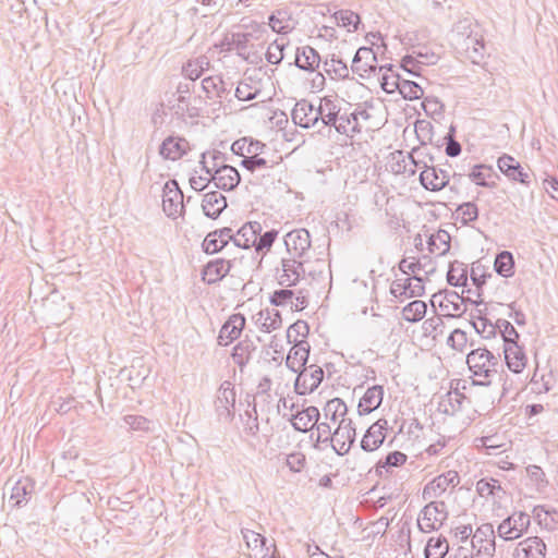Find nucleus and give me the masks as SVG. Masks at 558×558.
<instances>
[{"label": "nucleus", "mask_w": 558, "mask_h": 558, "mask_svg": "<svg viewBox=\"0 0 558 558\" xmlns=\"http://www.w3.org/2000/svg\"><path fill=\"white\" fill-rule=\"evenodd\" d=\"M456 537H459L461 542H465L473 533L472 525H459L453 529Z\"/></svg>", "instance_id": "63"}, {"label": "nucleus", "mask_w": 558, "mask_h": 558, "mask_svg": "<svg viewBox=\"0 0 558 558\" xmlns=\"http://www.w3.org/2000/svg\"><path fill=\"white\" fill-rule=\"evenodd\" d=\"M276 236H277V232H274V231H269V232L264 233L259 238V240H258V242L256 244V248L258 251L264 250V248H269L272 245Z\"/></svg>", "instance_id": "62"}, {"label": "nucleus", "mask_w": 558, "mask_h": 558, "mask_svg": "<svg viewBox=\"0 0 558 558\" xmlns=\"http://www.w3.org/2000/svg\"><path fill=\"white\" fill-rule=\"evenodd\" d=\"M317 111L318 118L320 117L325 124H332L340 130L341 125L337 124L339 108L333 99L324 97L320 100Z\"/></svg>", "instance_id": "34"}, {"label": "nucleus", "mask_w": 558, "mask_h": 558, "mask_svg": "<svg viewBox=\"0 0 558 558\" xmlns=\"http://www.w3.org/2000/svg\"><path fill=\"white\" fill-rule=\"evenodd\" d=\"M245 326V318L241 314L231 315L228 320L222 325L219 332V343L228 345L236 340Z\"/></svg>", "instance_id": "15"}, {"label": "nucleus", "mask_w": 558, "mask_h": 558, "mask_svg": "<svg viewBox=\"0 0 558 558\" xmlns=\"http://www.w3.org/2000/svg\"><path fill=\"white\" fill-rule=\"evenodd\" d=\"M526 473L531 481L536 483L541 487H545L548 484V481L546 480L545 472L543 469L538 465L532 464L526 468Z\"/></svg>", "instance_id": "57"}, {"label": "nucleus", "mask_w": 558, "mask_h": 558, "mask_svg": "<svg viewBox=\"0 0 558 558\" xmlns=\"http://www.w3.org/2000/svg\"><path fill=\"white\" fill-rule=\"evenodd\" d=\"M448 345L454 351L462 352L468 347L466 332L461 329H454L447 341Z\"/></svg>", "instance_id": "50"}, {"label": "nucleus", "mask_w": 558, "mask_h": 558, "mask_svg": "<svg viewBox=\"0 0 558 558\" xmlns=\"http://www.w3.org/2000/svg\"><path fill=\"white\" fill-rule=\"evenodd\" d=\"M442 322L438 317L426 319L422 324V330L425 337L436 339L439 332H441Z\"/></svg>", "instance_id": "55"}, {"label": "nucleus", "mask_w": 558, "mask_h": 558, "mask_svg": "<svg viewBox=\"0 0 558 558\" xmlns=\"http://www.w3.org/2000/svg\"><path fill=\"white\" fill-rule=\"evenodd\" d=\"M235 391L230 384L222 385L216 400V408L221 415L231 416V409L234 407Z\"/></svg>", "instance_id": "32"}, {"label": "nucleus", "mask_w": 558, "mask_h": 558, "mask_svg": "<svg viewBox=\"0 0 558 558\" xmlns=\"http://www.w3.org/2000/svg\"><path fill=\"white\" fill-rule=\"evenodd\" d=\"M466 363L475 377L488 379L495 373L497 359L488 350L478 348L468 354Z\"/></svg>", "instance_id": "3"}, {"label": "nucleus", "mask_w": 558, "mask_h": 558, "mask_svg": "<svg viewBox=\"0 0 558 558\" xmlns=\"http://www.w3.org/2000/svg\"><path fill=\"white\" fill-rule=\"evenodd\" d=\"M456 214L457 218L460 219L463 223H469L477 218L478 210L475 204L465 203L457 208Z\"/></svg>", "instance_id": "49"}, {"label": "nucleus", "mask_w": 558, "mask_h": 558, "mask_svg": "<svg viewBox=\"0 0 558 558\" xmlns=\"http://www.w3.org/2000/svg\"><path fill=\"white\" fill-rule=\"evenodd\" d=\"M463 400L464 396L458 389L449 390L439 397L437 412L444 415H454L461 410Z\"/></svg>", "instance_id": "23"}, {"label": "nucleus", "mask_w": 558, "mask_h": 558, "mask_svg": "<svg viewBox=\"0 0 558 558\" xmlns=\"http://www.w3.org/2000/svg\"><path fill=\"white\" fill-rule=\"evenodd\" d=\"M448 518L444 501H430L420 512L417 526L421 532L429 533L439 530Z\"/></svg>", "instance_id": "2"}, {"label": "nucleus", "mask_w": 558, "mask_h": 558, "mask_svg": "<svg viewBox=\"0 0 558 558\" xmlns=\"http://www.w3.org/2000/svg\"><path fill=\"white\" fill-rule=\"evenodd\" d=\"M504 353L508 368L514 374H521L527 364V359L521 347L513 339L507 338Z\"/></svg>", "instance_id": "12"}, {"label": "nucleus", "mask_w": 558, "mask_h": 558, "mask_svg": "<svg viewBox=\"0 0 558 558\" xmlns=\"http://www.w3.org/2000/svg\"><path fill=\"white\" fill-rule=\"evenodd\" d=\"M325 72L332 80L344 78L349 75L347 64L336 59H330L325 62Z\"/></svg>", "instance_id": "44"}, {"label": "nucleus", "mask_w": 558, "mask_h": 558, "mask_svg": "<svg viewBox=\"0 0 558 558\" xmlns=\"http://www.w3.org/2000/svg\"><path fill=\"white\" fill-rule=\"evenodd\" d=\"M308 354V344L293 345L287 355L286 364L293 373H300L306 367Z\"/></svg>", "instance_id": "27"}, {"label": "nucleus", "mask_w": 558, "mask_h": 558, "mask_svg": "<svg viewBox=\"0 0 558 558\" xmlns=\"http://www.w3.org/2000/svg\"><path fill=\"white\" fill-rule=\"evenodd\" d=\"M231 270L229 260L217 258L205 265L202 271V279L208 284H214L222 280Z\"/></svg>", "instance_id": "16"}, {"label": "nucleus", "mask_w": 558, "mask_h": 558, "mask_svg": "<svg viewBox=\"0 0 558 558\" xmlns=\"http://www.w3.org/2000/svg\"><path fill=\"white\" fill-rule=\"evenodd\" d=\"M347 405L339 398H333L326 403L323 409L324 422H322L316 429L317 437L315 439V448L317 450H327V442L331 428H338L345 424H351L347 420Z\"/></svg>", "instance_id": "1"}, {"label": "nucleus", "mask_w": 558, "mask_h": 558, "mask_svg": "<svg viewBox=\"0 0 558 558\" xmlns=\"http://www.w3.org/2000/svg\"><path fill=\"white\" fill-rule=\"evenodd\" d=\"M422 185L429 191L436 192L442 190L449 182L446 171L435 167H426L420 174Z\"/></svg>", "instance_id": "19"}, {"label": "nucleus", "mask_w": 558, "mask_h": 558, "mask_svg": "<svg viewBox=\"0 0 558 558\" xmlns=\"http://www.w3.org/2000/svg\"><path fill=\"white\" fill-rule=\"evenodd\" d=\"M472 547L477 558H492L496 550L495 530L492 523L478 526L472 537Z\"/></svg>", "instance_id": "4"}, {"label": "nucleus", "mask_w": 558, "mask_h": 558, "mask_svg": "<svg viewBox=\"0 0 558 558\" xmlns=\"http://www.w3.org/2000/svg\"><path fill=\"white\" fill-rule=\"evenodd\" d=\"M447 238L448 235L446 232H437L436 234H433L429 241L430 251L437 254L445 253L449 247V243L446 240Z\"/></svg>", "instance_id": "54"}, {"label": "nucleus", "mask_w": 558, "mask_h": 558, "mask_svg": "<svg viewBox=\"0 0 558 558\" xmlns=\"http://www.w3.org/2000/svg\"><path fill=\"white\" fill-rule=\"evenodd\" d=\"M354 436L351 424H345L330 434L327 447L330 446L335 453H348L354 442Z\"/></svg>", "instance_id": "10"}, {"label": "nucleus", "mask_w": 558, "mask_h": 558, "mask_svg": "<svg viewBox=\"0 0 558 558\" xmlns=\"http://www.w3.org/2000/svg\"><path fill=\"white\" fill-rule=\"evenodd\" d=\"M319 418V411L315 407H307L298 411L291 418V423L295 429L307 432L312 429Z\"/></svg>", "instance_id": "25"}, {"label": "nucleus", "mask_w": 558, "mask_h": 558, "mask_svg": "<svg viewBox=\"0 0 558 558\" xmlns=\"http://www.w3.org/2000/svg\"><path fill=\"white\" fill-rule=\"evenodd\" d=\"M514 558H545L546 544L537 536L521 541L513 554Z\"/></svg>", "instance_id": "14"}, {"label": "nucleus", "mask_w": 558, "mask_h": 558, "mask_svg": "<svg viewBox=\"0 0 558 558\" xmlns=\"http://www.w3.org/2000/svg\"><path fill=\"white\" fill-rule=\"evenodd\" d=\"M377 65V57L372 48H359L352 62L353 71L361 76H367L376 70Z\"/></svg>", "instance_id": "13"}, {"label": "nucleus", "mask_w": 558, "mask_h": 558, "mask_svg": "<svg viewBox=\"0 0 558 558\" xmlns=\"http://www.w3.org/2000/svg\"><path fill=\"white\" fill-rule=\"evenodd\" d=\"M525 386V380L515 379L511 376L506 375L502 381L501 395L507 396L510 393L520 392Z\"/></svg>", "instance_id": "53"}, {"label": "nucleus", "mask_w": 558, "mask_h": 558, "mask_svg": "<svg viewBox=\"0 0 558 558\" xmlns=\"http://www.w3.org/2000/svg\"><path fill=\"white\" fill-rule=\"evenodd\" d=\"M381 70V77H380V86L381 88L388 93H395L399 89L400 81L399 75L390 68L388 69H380Z\"/></svg>", "instance_id": "43"}, {"label": "nucleus", "mask_w": 558, "mask_h": 558, "mask_svg": "<svg viewBox=\"0 0 558 558\" xmlns=\"http://www.w3.org/2000/svg\"><path fill=\"white\" fill-rule=\"evenodd\" d=\"M459 483V474L457 471L450 470L430 481L425 485L423 489V498L433 499L440 496L446 492L448 486L452 485L453 487Z\"/></svg>", "instance_id": "8"}, {"label": "nucleus", "mask_w": 558, "mask_h": 558, "mask_svg": "<svg viewBox=\"0 0 558 558\" xmlns=\"http://www.w3.org/2000/svg\"><path fill=\"white\" fill-rule=\"evenodd\" d=\"M530 523L531 518L527 513L514 512L498 525L497 532L498 535L506 541L515 539L527 531Z\"/></svg>", "instance_id": "5"}, {"label": "nucleus", "mask_w": 558, "mask_h": 558, "mask_svg": "<svg viewBox=\"0 0 558 558\" xmlns=\"http://www.w3.org/2000/svg\"><path fill=\"white\" fill-rule=\"evenodd\" d=\"M495 270L502 277H511L514 269L513 256L510 252L504 251L497 255L494 263Z\"/></svg>", "instance_id": "39"}, {"label": "nucleus", "mask_w": 558, "mask_h": 558, "mask_svg": "<svg viewBox=\"0 0 558 558\" xmlns=\"http://www.w3.org/2000/svg\"><path fill=\"white\" fill-rule=\"evenodd\" d=\"M183 208V195L178 187L177 182L172 181L165 185L162 195V209L171 217L181 213Z\"/></svg>", "instance_id": "11"}, {"label": "nucleus", "mask_w": 558, "mask_h": 558, "mask_svg": "<svg viewBox=\"0 0 558 558\" xmlns=\"http://www.w3.org/2000/svg\"><path fill=\"white\" fill-rule=\"evenodd\" d=\"M453 299H458V296L456 294H434L432 304L433 306L438 304L442 315L453 316L458 311V307L454 306Z\"/></svg>", "instance_id": "42"}, {"label": "nucleus", "mask_w": 558, "mask_h": 558, "mask_svg": "<svg viewBox=\"0 0 558 558\" xmlns=\"http://www.w3.org/2000/svg\"><path fill=\"white\" fill-rule=\"evenodd\" d=\"M519 165V161H517L513 157L509 155H504L498 158L497 166L499 170L507 175L509 171H512L514 167Z\"/></svg>", "instance_id": "59"}, {"label": "nucleus", "mask_w": 558, "mask_h": 558, "mask_svg": "<svg viewBox=\"0 0 558 558\" xmlns=\"http://www.w3.org/2000/svg\"><path fill=\"white\" fill-rule=\"evenodd\" d=\"M232 150L243 159H252L256 157V154H265L266 146L253 138L243 137L232 144Z\"/></svg>", "instance_id": "26"}, {"label": "nucleus", "mask_w": 558, "mask_h": 558, "mask_svg": "<svg viewBox=\"0 0 558 558\" xmlns=\"http://www.w3.org/2000/svg\"><path fill=\"white\" fill-rule=\"evenodd\" d=\"M35 492V482L28 477L17 480L11 488L10 499L14 501L13 506L21 508L26 505Z\"/></svg>", "instance_id": "20"}, {"label": "nucleus", "mask_w": 558, "mask_h": 558, "mask_svg": "<svg viewBox=\"0 0 558 558\" xmlns=\"http://www.w3.org/2000/svg\"><path fill=\"white\" fill-rule=\"evenodd\" d=\"M303 263L289 256L283 258L281 271L278 274L279 283L288 287L295 284L303 272Z\"/></svg>", "instance_id": "21"}, {"label": "nucleus", "mask_w": 558, "mask_h": 558, "mask_svg": "<svg viewBox=\"0 0 558 558\" xmlns=\"http://www.w3.org/2000/svg\"><path fill=\"white\" fill-rule=\"evenodd\" d=\"M295 62L301 69L313 70L319 64V56L313 48L305 47L296 54Z\"/></svg>", "instance_id": "40"}, {"label": "nucleus", "mask_w": 558, "mask_h": 558, "mask_svg": "<svg viewBox=\"0 0 558 558\" xmlns=\"http://www.w3.org/2000/svg\"><path fill=\"white\" fill-rule=\"evenodd\" d=\"M286 463L292 472H300L305 463V456H286Z\"/></svg>", "instance_id": "61"}, {"label": "nucleus", "mask_w": 558, "mask_h": 558, "mask_svg": "<svg viewBox=\"0 0 558 558\" xmlns=\"http://www.w3.org/2000/svg\"><path fill=\"white\" fill-rule=\"evenodd\" d=\"M226 206V198L218 192L207 193L202 202L205 215L211 218H216Z\"/></svg>", "instance_id": "33"}, {"label": "nucleus", "mask_w": 558, "mask_h": 558, "mask_svg": "<svg viewBox=\"0 0 558 558\" xmlns=\"http://www.w3.org/2000/svg\"><path fill=\"white\" fill-rule=\"evenodd\" d=\"M423 284L420 278H405L395 281L391 286V293L401 300L420 296L423 293Z\"/></svg>", "instance_id": "18"}, {"label": "nucleus", "mask_w": 558, "mask_h": 558, "mask_svg": "<svg viewBox=\"0 0 558 558\" xmlns=\"http://www.w3.org/2000/svg\"><path fill=\"white\" fill-rule=\"evenodd\" d=\"M333 21L338 27L351 33L356 31L360 24V16L351 10H339L333 14Z\"/></svg>", "instance_id": "35"}, {"label": "nucleus", "mask_w": 558, "mask_h": 558, "mask_svg": "<svg viewBox=\"0 0 558 558\" xmlns=\"http://www.w3.org/2000/svg\"><path fill=\"white\" fill-rule=\"evenodd\" d=\"M384 398V389L380 386L368 388L360 399L357 409L360 414H369L379 408Z\"/></svg>", "instance_id": "24"}, {"label": "nucleus", "mask_w": 558, "mask_h": 558, "mask_svg": "<svg viewBox=\"0 0 558 558\" xmlns=\"http://www.w3.org/2000/svg\"><path fill=\"white\" fill-rule=\"evenodd\" d=\"M187 149V143L178 137H169L166 141H163L160 154L166 158L170 160H178L180 159Z\"/></svg>", "instance_id": "30"}, {"label": "nucleus", "mask_w": 558, "mask_h": 558, "mask_svg": "<svg viewBox=\"0 0 558 558\" xmlns=\"http://www.w3.org/2000/svg\"><path fill=\"white\" fill-rule=\"evenodd\" d=\"M427 312V305L424 301L415 300L402 308V317L409 323L422 320Z\"/></svg>", "instance_id": "37"}, {"label": "nucleus", "mask_w": 558, "mask_h": 558, "mask_svg": "<svg viewBox=\"0 0 558 558\" xmlns=\"http://www.w3.org/2000/svg\"><path fill=\"white\" fill-rule=\"evenodd\" d=\"M231 239L230 230H216L207 234L203 241V247L206 253L215 254L222 250Z\"/></svg>", "instance_id": "29"}, {"label": "nucleus", "mask_w": 558, "mask_h": 558, "mask_svg": "<svg viewBox=\"0 0 558 558\" xmlns=\"http://www.w3.org/2000/svg\"><path fill=\"white\" fill-rule=\"evenodd\" d=\"M308 325L304 320H298L287 330V339L293 345L307 344L305 341L308 336Z\"/></svg>", "instance_id": "38"}, {"label": "nucleus", "mask_w": 558, "mask_h": 558, "mask_svg": "<svg viewBox=\"0 0 558 558\" xmlns=\"http://www.w3.org/2000/svg\"><path fill=\"white\" fill-rule=\"evenodd\" d=\"M453 299H458V296L456 294H434L432 304L433 306L438 304L442 315L453 316L458 311V307L454 306Z\"/></svg>", "instance_id": "41"}, {"label": "nucleus", "mask_w": 558, "mask_h": 558, "mask_svg": "<svg viewBox=\"0 0 558 558\" xmlns=\"http://www.w3.org/2000/svg\"><path fill=\"white\" fill-rule=\"evenodd\" d=\"M241 532L248 548L258 551L264 550L267 544V538L264 535L248 529H242Z\"/></svg>", "instance_id": "46"}, {"label": "nucleus", "mask_w": 558, "mask_h": 558, "mask_svg": "<svg viewBox=\"0 0 558 558\" xmlns=\"http://www.w3.org/2000/svg\"><path fill=\"white\" fill-rule=\"evenodd\" d=\"M398 90L402 97L408 100L420 99L424 94L423 88L412 81H402Z\"/></svg>", "instance_id": "47"}, {"label": "nucleus", "mask_w": 558, "mask_h": 558, "mask_svg": "<svg viewBox=\"0 0 558 558\" xmlns=\"http://www.w3.org/2000/svg\"><path fill=\"white\" fill-rule=\"evenodd\" d=\"M469 178L476 185L485 187H494L496 185V174L493 168L488 166H474L469 174Z\"/></svg>", "instance_id": "31"}, {"label": "nucleus", "mask_w": 558, "mask_h": 558, "mask_svg": "<svg viewBox=\"0 0 558 558\" xmlns=\"http://www.w3.org/2000/svg\"><path fill=\"white\" fill-rule=\"evenodd\" d=\"M471 323L476 332L483 338L489 339L495 335V326L486 317L482 315H474L472 316Z\"/></svg>", "instance_id": "45"}, {"label": "nucleus", "mask_w": 558, "mask_h": 558, "mask_svg": "<svg viewBox=\"0 0 558 558\" xmlns=\"http://www.w3.org/2000/svg\"><path fill=\"white\" fill-rule=\"evenodd\" d=\"M270 301L276 306H289L293 312L303 311L307 306L306 298L290 289L275 291Z\"/></svg>", "instance_id": "9"}, {"label": "nucleus", "mask_w": 558, "mask_h": 558, "mask_svg": "<svg viewBox=\"0 0 558 558\" xmlns=\"http://www.w3.org/2000/svg\"><path fill=\"white\" fill-rule=\"evenodd\" d=\"M258 320L262 322V325L265 327L266 331L275 330L281 325V317L279 313H275L274 317H270L268 311H262L259 313Z\"/></svg>", "instance_id": "56"}, {"label": "nucleus", "mask_w": 558, "mask_h": 558, "mask_svg": "<svg viewBox=\"0 0 558 558\" xmlns=\"http://www.w3.org/2000/svg\"><path fill=\"white\" fill-rule=\"evenodd\" d=\"M507 177L513 181H519L522 184L527 185L530 183V174L519 165L514 167L512 171H509Z\"/></svg>", "instance_id": "60"}, {"label": "nucleus", "mask_w": 558, "mask_h": 558, "mask_svg": "<svg viewBox=\"0 0 558 558\" xmlns=\"http://www.w3.org/2000/svg\"><path fill=\"white\" fill-rule=\"evenodd\" d=\"M277 547L275 543H268L264 547L263 551L255 553V557L258 558H277L276 556Z\"/></svg>", "instance_id": "64"}, {"label": "nucleus", "mask_w": 558, "mask_h": 558, "mask_svg": "<svg viewBox=\"0 0 558 558\" xmlns=\"http://www.w3.org/2000/svg\"><path fill=\"white\" fill-rule=\"evenodd\" d=\"M324 371L320 366L312 364L303 368L295 379V391L299 395L313 392L322 383Z\"/></svg>", "instance_id": "7"}, {"label": "nucleus", "mask_w": 558, "mask_h": 558, "mask_svg": "<svg viewBox=\"0 0 558 558\" xmlns=\"http://www.w3.org/2000/svg\"><path fill=\"white\" fill-rule=\"evenodd\" d=\"M408 456H386L384 463H378L376 472L379 476L388 474L391 468L401 466L405 463Z\"/></svg>", "instance_id": "48"}, {"label": "nucleus", "mask_w": 558, "mask_h": 558, "mask_svg": "<svg viewBox=\"0 0 558 558\" xmlns=\"http://www.w3.org/2000/svg\"><path fill=\"white\" fill-rule=\"evenodd\" d=\"M271 160L268 158V153L265 150V154H256L255 158L252 159H243L242 163L243 166L251 171L257 170V169H265L269 167V163Z\"/></svg>", "instance_id": "52"}, {"label": "nucleus", "mask_w": 558, "mask_h": 558, "mask_svg": "<svg viewBox=\"0 0 558 558\" xmlns=\"http://www.w3.org/2000/svg\"><path fill=\"white\" fill-rule=\"evenodd\" d=\"M449 550V544L446 537H430L426 544L425 558H445Z\"/></svg>", "instance_id": "36"}, {"label": "nucleus", "mask_w": 558, "mask_h": 558, "mask_svg": "<svg viewBox=\"0 0 558 558\" xmlns=\"http://www.w3.org/2000/svg\"><path fill=\"white\" fill-rule=\"evenodd\" d=\"M495 483L496 480L482 478L476 483V492L481 497L495 496Z\"/></svg>", "instance_id": "58"}, {"label": "nucleus", "mask_w": 558, "mask_h": 558, "mask_svg": "<svg viewBox=\"0 0 558 558\" xmlns=\"http://www.w3.org/2000/svg\"><path fill=\"white\" fill-rule=\"evenodd\" d=\"M213 180L216 186L223 190H232L239 184L240 174L235 168L223 166L215 172Z\"/></svg>", "instance_id": "28"}, {"label": "nucleus", "mask_w": 558, "mask_h": 558, "mask_svg": "<svg viewBox=\"0 0 558 558\" xmlns=\"http://www.w3.org/2000/svg\"><path fill=\"white\" fill-rule=\"evenodd\" d=\"M386 421H378L367 429L361 441V446L364 450L375 451L379 449L386 439Z\"/></svg>", "instance_id": "22"}, {"label": "nucleus", "mask_w": 558, "mask_h": 558, "mask_svg": "<svg viewBox=\"0 0 558 558\" xmlns=\"http://www.w3.org/2000/svg\"><path fill=\"white\" fill-rule=\"evenodd\" d=\"M292 119L295 124L308 129L318 121V111L306 100H301L293 108Z\"/></svg>", "instance_id": "17"}, {"label": "nucleus", "mask_w": 558, "mask_h": 558, "mask_svg": "<svg viewBox=\"0 0 558 558\" xmlns=\"http://www.w3.org/2000/svg\"><path fill=\"white\" fill-rule=\"evenodd\" d=\"M284 243L289 257L304 262L311 248V236L306 230L299 229L289 232L286 235Z\"/></svg>", "instance_id": "6"}, {"label": "nucleus", "mask_w": 558, "mask_h": 558, "mask_svg": "<svg viewBox=\"0 0 558 558\" xmlns=\"http://www.w3.org/2000/svg\"><path fill=\"white\" fill-rule=\"evenodd\" d=\"M258 89L248 81H241L235 89V96L239 100L246 101L255 98Z\"/></svg>", "instance_id": "51"}]
</instances>
